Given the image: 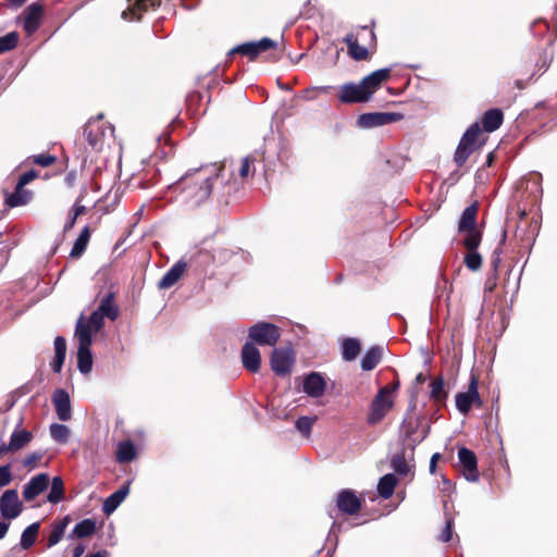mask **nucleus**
Here are the masks:
<instances>
[{
  "label": "nucleus",
  "mask_w": 557,
  "mask_h": 557,
  "mask_svg": "<svg viewBox=\"0 0 557 557\" xmlns=\"http://www.w3.org/2000/svg\"><path fill=\"white\" fill-rule=\"evenodd\" d=\"M64 497L63 480L60 476H54L51 481L50 492L47 500L51 504L60 503Z\"/></svg>",
  "instance_id": "a19ab883"
},
{
  "label": "nucleus",
  "mask_w": 557,
  "mask_h": 557,
  "mask_svg": "<svg viewBox=\"0 0 557 557\" xmlns=\"http://www.w3.org/2000/svg\"><path fill=\"white\" fill-rule=\"evenodd\" d=\"M9 527V523L0 521V540H2L7 535Z\"/></svg>",
  "instance_id": "680f3d73"
},
{
  "label": "nucleus",
  "mask_w": 557,
  "mask_h": 557,
  "mask_svg": "<svg viewBox=\"0 0 557 557\" xmlns=\"http://www.w3.org/2000/svg\"><path fill=\"white\" fill-rule=\"evenodd\" d=\"M429 434V426L423 431V434L419 438L412 440L411 448L407 453L406 448H401L396 451L391 458V468L394 472L401 478H413L414 469V449Z\"/></svg>",
  "instance_id": "7ed1b4c3"
},
{
  "label": "nucleus",
  "mask_w": 557,
  "mask_h": 557,
  "mask_svg": "<svg viewBox=\"0 0 557 557\" xmlns=\"http://www.w3.org/2000/svg\"><path fill=\"white\" fill-rule=\"evenodd\" d=\"M339 101L346 104L362 103L370 100V92L366 91L364 86L356 83H346L341 86Z\"/></svg>",
  "instance_id": "f8f14e48"
},
{
  "label": "nucleus",
  "mask_w": 557,
  "mask_h": 557,
  "mask_svg": "<svg viewBox=\"0 0 557 557\" xmlns=\"http://www.w3.org/2000/svg\"><path fill=\"white\" fill-rule=\"evenodd\" d=\"M475 203L466 207L458 222V233L462 236V245L474 247L478 242H482V232L476 226Z\"/></svg>",
  "instance_id": "20e7f679"
},
{
  "label": "nucleus",
  "mask_w": 557,
  "mask_h": 557,
  "mask_svg": "<svg viewBox=\"0 0 557 557\" xmlns=\"http://www.w3.org/2000/svg\"><path fill=\"white\" fill-rule=\"evenodd\" d=\"M33 438V434L26 430H14L11 434L8 446L11 450H18L27 445Z\"/></svg>",
  "instance_id": "c9c22d12"
},
{
  "label": "nucleus",
  "mask_w": 557,
  "mask_h": 557,
  "mask_svg": "<svg viewBox=\"0 0 557 557\" xmlns=\"http://www.w3.org/2000/svg\"><path fill=\"white\" fill-rule=\"evenodd\" d=\"M55 356L66 357V341L62 336H57L54 339Z\"/></svg>",
  "instance_id": "603ef678"
},
{
  "label": "nucleus",
  "mask_w": 557,
  "mask_h": 557,
  "mask_svg": "<svg viewBox=\"0 0 557 557\" xmlns=\"http://www.w3.org/2000/svg\"><path fill=\"white\" fill-rule=\"evenodd\" d=\"M391 76V69H379L367 75L361 84L364 86L366 91L370 92V98L380 89L383 82L387 81Z\"/></svg>",
  "instance_id": "5701e85b"
},
{
  "label": "nucleus",
  "mask_w": 557,
  "mask_h": 557,
  "mask_svg": "<svg viewBox=\"0 0 557 557\" xmlns=\"http://www.w3.org/2000/svg\"><path fill=\"white\" fill-rule=\"evenodd\" d=\"M456 408L461 414H467L472 405L482 406V399L479 394V382L475 376H471L467 392L458 393L455 397Z\"/></svg>",
  "instance_id": "6e6552de"
},
{
  "label": "nucleus",
  "mask_w": 557,
  "mask_h": 557,
  "mask_svg": "<svg viewBox=\"0 0 557 557\" xmlns=\"http://www.w3.org/2000/svg\"><path fill=\"white\" fill-rule=\"evenodd\" d=\"M383 347L382 346H372L370 347L362 356L360 360V368L363 371L373 370L381 361L383 357Z\"/></svg>",
  "instance_id": "393cba45"
},
{
  "label": "nucleus",
  "mask_w": 557,
  "mask_h": 557,
  "mask_svg": "<svg viewBox=\"0 0 557 557\" xmlns=\"http://www.w3.org/2000/svg\"><path fill=\"white\" fill-rule=\"evenodd\" d=\"M428 426H429V425H425V426L423 428V430H422V431H424ZM417 429H418V424H417V423H416V424H413V423L409 422V423L406 425V430H405V437H406V441L408 442V444H409V446H410V447H411V445H412V440H413V438H419V437L423 434V432H421V434H420V435H416V431H417Z\"/></svg>",
  "instance_id": "09e8293b"
},
{
  "label": "nucleus",
  "mask_w": 557,
  "mask_h": 557,
  "mask_svg": "<svg viewBox=\"0 0 557 557\" xmlns=\"http://www.w3.org/2000/svg\"><path fill=\"white\" fill-rule=\"evenodd\" d=\"M86 557H107V552L106 550H100V552H96L91 555H88Z\"/></svg>",
  "instance_id": "338daca9"
},
{
  "label": "nucleus",
  "mask_w": 557,
  "mask_h": 557,
  "mask_svg": "<svg viewBox=\"0 0 557 557\" xmlns=\"http://www.w3.org/2000/svg\"><path fill=\"white\" fill-rule=\"evenodd\" d=\"M314 89L320 92L327 94L332 89V86H318L314 87Z\"/></svg>",
  "instance_id": "69168bd1"
},
{
  "label": "nucleus",
  "mask_w": 557,
  "mask_h": 557,
  "mask_svg": "<svg viewBox=\"0 0 557 557\" xmlns=\"http://www.w3.org/2000/svg\"><path fill=\"white\" fill-rule=\"evenodd\" d=\"M50 435L59 444H65L70 437V429L65 424L53 423L50 425Z\"/></svg>",
  "instance_id": "79ce46f5"
},
{
  "label": "nucleus",
  "mask_w": 557,
  "mask_h": 557,
  "mask_svg": "<svg viewBox=\"0 0 557 557\" xmlns=\"http://www.w3.org/2000/svg\"><path fill=\"white\" fill-rule=\"evenodd\" d=\"M89 239H90V231H89L88 226H85L82 230L78 237L76 238V240L74 242V245H73L71 253H70L71 257H74V258L81 257L84 253Z\"/></svg>",
  "instance_id": "ea45409f"
},
{
  "label": "nucleus",
  "mask_w": 557,
  "mask_h": 557,
  "mask_svg": "<svg viewBox=\"0 0 557 557\" xmlns=\"http://www.w3.org/2000/svg\"><path fill=\"white\" fill-rule=\"evenodd\" d=\"M504 114L499 109L487 110L482 119L483 128L487 133H492L500 127L503 124Z\"/></svg>",
  "instance_id": "bb28decb"
},
{
  "label": "nucleus",
  "mask_w": 557,
  "mask_h": 557,
  "mask_svg": "<svg viewBox=\"0 0 557 557\" xmlns=\"http://www.w3.org/2000/svg\"><path fill=\"white\" fill-rule=\"evenodd\" d=\"M36 177V173L34 170L27 171L23 173L17 181L18 187H24L28 183H30Z\"/></svg>",
  "instance_id": "864d4df0"
},
{
  "label": "nucleus",
  "mask_w": 557,
  "mask_h": 557,
  "mask_svg": "<svg viewBox=\"0 0 557 557\" xmlns=\"http://www.w3.org/2000/svg\"><path fill=\"white\" fill-rule=\"evenodd\" d=\"M393 406L394 401L391 397L389 389L386 386L380 388L371 403L367 422L371 425L377 424L384 419Z\"/></svg>",
  "instance_id": "423d86ee"
},
{
  "label": "nucleus",
  "mask_w": 557,
  "mask_h": 557,
  "mask_svg": "<svg viewBox=\"0 0 557 557\" xmlns=\"http://www.w3.org/2000/svg\"><path fill=\"white\" fill-rule=\"evenodd\" d=\"M425 381V376L422 374V373H419L417 376H416V382L418 384H421Z\"/></svg>",
  "instance_id": "774afa93"
},
{
  "label": "nucleus",
  "mask_w": 557,
  "mask_h": 557,
  "mask_svg": "<svg viewBox=\"0 0 557 557\" xmlns=\"http://www.w3.org/2000/svg\"><path fill=\"white\" fill-rule=\"evenodd\" d=\"M326 389V381L319 372H311L304 377L302 391L309 397L319 398Z\"/></svg>",
  "instance_id": "f3484780"
},
{
  "label": "nucleus",
  "mask_w": 557,
  "mask_h": 557,
  "mask_svg": "<svg viewBox=\"0 0 557 557\" xmlns=\"http://www.w3.org/2000/svg\"><path fill=\"white\" fill-rule=\"evenodd\" d=\"M336 506L346 515H356L361 508V500L351 490H342L336 497Z\"/></svg>",
  "instance_id": "dca6fc26"
},
{
  "label": "nucleus",
  "mask_w": 557,
  "mask_h": 557,
  "mask_svg": "<svg viewBox=\"0 0 557 557\" xmlns=\"http://www.w3.org/2000/svg\"><path fill=\"white\" fill-rule=\"evenodd\" d=\"M248 337L258 345L274 346L281 337V333L275 324L258 322L249 329Z\"/></svg>",
  "instance_id": "0eeeda50"
},
{
  "label": "nucleus",
  "mask_w": 557,
  "mask_h": 557,
  "mask_svg": "<svg viewBox=\"0 0 557 557\" xmlns=\"http://www.w3.org/2000/svg\"><path fill=\"white\" fill-rule=\"evenodd\" d=\"M32 194L24 187H18L16 184L15 190L12 194L7 195L5 205L10 208L20 207L26 205L30 200Z\"/></svg>",
  "instance_id": "c756f323"
},
{
  "label": "nucleus",
  "mask_w": 557,
  "mask_h": 557,
  "mask_svg": "<svg viewBox=\"0 0 557 557\" xmlns=\"http://www.w3.org/2000/svg\"><path fill=\"white\" fill-rule=\"evenodd\" d=\"M65 357L63 356H54L53 361L51 362V369L54 373H60L64 363Z\"/></svg>",
  "instance_id": "5fc2aeb1"
},
{
  "label": "nucleus",
  "mask_w": 557,
  "mask_h": 557,
  "mask_svg": "<svg viewBox=\"0 0 557 557\" xmlns=\"http://www.w3.org/2000/svg\"><path fill=\"white\" fill-rule=\"evenodd\" d=\"M361 345L357 338H346L342 344V357L345 361L355 360L360 354Z\"/></svg>",
  "instance_id": "f704fd0d"
},
{
  "label": "nucleus",
  "mask_w": 557,
  "mask_h": 557,
  "mask_svg": "<svg viewBox=\"0 0 557 557\" xmlns=\"http://www.w3.org/2000/svg\"><path fill=\"white\" fill-rule=\"evenodd\" d=\"M218 176V169L214 165L200 166L188 170L173 187L182 190L186 205L197 208L210 197L213 182Z\"/></svg>",
  "instance_id": "f257e3e1"
},
{
  "label": "nucleus",
  "mask_w": 557,
  "mask_h": 557,
  "mask_svg": "<svg viewBox=\"0 0 557 557\" xmlns=\"http://www.w3.org/2000/svg\"><path fill=\"white\" fill-rule=\"evenodd\" d=\"M11 465L7 463L0 466V488L9 485L12 482Z\"/></svg>",
  "instance_id": "de8ad7c7"
},
{
  "label": "nucleus",
  "mask_w": 557,
  "mask_h": 557,
  "mask_svg": "<svg viewBox=\"0 0 557 557\" xmlns=\"http://www.w3.org/2000/svg\"><path fill=\"white\" fill-rule=\"evenodd\" d=\"M242 362L243 366L251 373H257L260 369V351L250 342H247L242 348Z\"/></svg>",
  "instance_id": "aec40b11"
},
{
  "label": "nucleus",
  "mask_w": 557,
  "mask_h": 557,
  "mask_svg": "<svg viewBox=\"0 0 557 557\" xmlns=\"http://www.w3.org/2000/svg\"><path fill=\"white\" fill-rule=\"evenodd\" d=\"M458 460L463 468L465 479L469 482L479 481L480 474L475 454L466 447H461L458 449Z\"/></svg>",
  "instance_id": "4468645a"
},
{
  "label": "nucleus",
  "mask_w": 557,
  "mask_h": 557,
  "mask_svg": "<svg viewBox=\"0 0 557 557\" xmlns=\"http://www.w3.org/2000/svg\"><path fill=\"white\" fill-rule=\"evenodd\" d=\"M18 41V35L15 32H11L0 37V53L14 49Z\"/></svg>",
  "instance_id": "c03bdc74"
},
{
  "label": "nucleus",
  "mask_w": 557,
  "mask_h": 557,
  "mask_svg": "<svg viewBox=\"0 0 557 557\" xmlns=\"http://www.w3.org/2000/svg\"><path fill=\"white\" fill-rule=\"evenodd\" d=\"M481 242H478L474 247H470L469 245H463L468 250V253L465 256V264L470 271H478L482 267V257L478 251Z\"/></svg>",
  "instance_id": "72a5a7b5"
},
{
  "label": "nucleus",
  "mask_w": 557,
  "mask_h": 557,
  "mask_svg": "<svg viewBox=\"0 0 557 557\" xmlns=\"http://www.w3.org/2000/svg\"><path fill=\"white\" fill-rule=\"evenodd\" d=\"M75 178H76V173L75 172H70L66 176H65V182L67 183L69 186H72L75 182Z\"/></svg>",
  "instance_id": "e2e57ef3"
},
{
  "label": "nucleus",
  "mask_w": 557,
  "mask_h": 557,
  "mask_svg": "<svg viewBox=\"0 0 557 557\" xmlns=\"http://www.w3.org/2000/svg\"><path fill=\"white\" fill-rule=\"evenodd\" d=\"M403 117L404 115L397 112H370L359 115L357 119V125L362 128H372L398 122Z\"/></svg>",
  "instance_id": "1a4fd4ad"
},
{
  "label": "nucleus",
  "mask_w": 557,
  "mask_h": 557,
  "mask_svg": "<svg viewBox=\"0 0 557 557\" xmlns=\"http://www.w3.org/2000/svg\"><path fill=\"white\" fill-rule=\"evenodd\" d=\"M104 315L101 314L98 310H95L89 319L86 321L84 314H81L77 319V322L82 321L83 325L85 327H88L90 330V338L92 339L94 334L98 333L104 323Z\"/></svg>",
  "instance_id": "2f4dec72"
},
{
  "label": "nucleus",
  "mask_w": 557,
  "mask_h": 557,
  "mask_svg": "<svg viewBox=\"0 0 557 557\" xmlns=\"http://www.w3.org/2000/svg\"><path fill=\"white\" fill-rule=\"evenodd\" d=\"M276 47V42L268 37H264L258 41H248L234 47L230 50L228 54L240 53L250 58L251 60L257 58L259 53L273 49Z\"/></svg>",
  "instance_id": "9b49d317"
},
{
  "label": "nucleus",
  "mask_w": 557,
  "mask_h": 557,
  "mask_svg": "<svg viewBox=\"0 0 557 557\" xmlns=\"http://www.w3.org/2000/svg\"><path fill=\"white\" fill-rule=\"evenodd\" d=\"M75 337L78 342L77 348V369L82 374H89L92 369V354L90 347L92 341L90 338V330L85 327L82 321L76 322Z\"/></svg>",
  "instance_id": "39448f33"
},
{
  "label": "nucleus",
  "mask_w": 557,
  "mask_h": 557,
  "mask_svg": "<svg viewBox=\"0 0 557 557\" xmlns=\"http://www.w3.org/2000/svg\"><path fill=\"white\" fill-rule=\"evenodd\" d=\"M84 552V546L82 545H78L74 548V553H73V556L74 557H79Z\"/></svg>",
  "instance_id": "0e129e2a"
},
{
  "label": "nucleus",
  "mask_w": 557,
  "mask_h": 557,
  "mask_svg": "<svg viewBox=\"0 0 557 557\" xmlns=\"http://www.w3.org/2000/svg\"><path fill=\"white\" fill-rule=\"evenodd\" d=\"M294 364L293 351L275 348L271 356V368L277 375L284 376L292 371Z\"/></svg>",
  "instance_id": "ddd939ff"
},
{
  "label": "nucleus",
  "mask_w": 557,
  "mask_h": 557,
  "mask_svg": "<svg viewBox=\"0 0 557 557\" xmlns=\"http://www.w3.org/2000/svg\"><path fill=\"white\" fill-rule=\"evenodd\" d=\"M114 127L103 121V115L91 117L85 124L84 136L91 151H101L107 141L113 137Z\"/></svg>",
  "instance_id": "f03ea898"
},
{
  "label": "nucleus",
  "mask_w": 557,
  "mask_h": 557,
  "mask_svg": "<svg viewBox=\"0 0 557 557\" xmlns=\"http://www.w3.org/2000/svg\"><path fill=\"white\" fill-rule=\"evenodd\" d=\"M160 3V0H129L127 9L122 12V17L128 21H139L143 13L150 9L154 10Z\"/></svg>",
  "instance_id": "2eb2a0df"
},
{
  "label": "nucleus",
  "mask_w": 557,
  "mask_h": 557,
  "mask_svg": "<svg viewBox=\"0 0 557 557\" xmlns=\"http://www.w3.org/2000/svg\"><path fill=\"white\" fill-rule=\"evenodd\" d=\"M49 485V475L47 473H39L24 485L23 497L25 500H34L39 496Z\"/></svg>",
  "instance_id": "6ab92c4d"
},
{
  "label": "nucleus",
  "mask_w": 557,
  "mask_h": 557,
  "mask_svg": "<svg viewBox=\"0 0 557 557\" xmlns=\"http://www.w3.org/2000/svg\"><path fill=\"white\" fill-rule=\"evenodd\" d=\"M52 403L59 420L69 421L72 418L71 399L65 389H55L52 395Z\"/></svg>",
  "instance_id": "a211bd4d"
},
{
  "label": "nucleus",
  "mask_w": 557,
  "mask_h": 557,
  "mask_svg": "<svg viewBox=\"0 0 557 557\" xmlns=\"http://www.w3.org/2000/svg\"><path fill=\"white\" fill-rule=\"evenodd\" d=\"M129 493V484H125L120 487L117 491L112 493L109 497L106 498L102 505V511L106 515H111L113 511L117 509V507L122 504V502L126 498Z\"/></svg>",
  "instance_id": "b1692460"
},
{
  "label": "nucleus",
  "mask_w": 557,
  "mask_h": 557,
  "mask_svg": "<svg viewBox=\"0 0 557 557\" xmlns=\"http://www.w3.org/2000/svg\"><path fill=\"white\" fill-rule=\"evenodd\" d=\"M42 12V7L38 3H32L25 9L23 27L27 34H34L38 30Z\"/></svg>",
  "instance_id": "4be33fe9"
},
{
  "label": "nucleus",
  "mask_w": 557,
  "mask_h": 557,
  "mask_svg": "<svg viewBox=\"0 0 557 557\" xmlns=\"http://www.w3.org/2000/svg\"><path fill=\"white\" fill-rule=\"evenodd\" d=\"M315 420V417L302 416L296 420L295 426L298 432H300L304 436L308 437L311 433Z\"/></svg>",
  "instance_id": "37998d69"
},
{
  "label": "nucleus",
  "mask_w": 557,
  "mask_h": 557,
  "mask_svg": "<svg viewBox=\"0 0 557 557\" xmlns=\"http://www.w3.org/2000/svg\"><path fill=\"white\" fill-rule=\"evenodd\" d=\"M97 310L111 321L116 320L119 317V307L114 302V294L109 293L102 297Z\"/></svg>",
  "instance_id": "cd10ccee"
},
{
  "label": "nucleus",
  "mask_w": 557,
  "mask_h": 557,
  "mask_svg": "<svg viewBox=\"0 0 557 557\" xmlns=\"http://www.w3.org/2000/svg\"><path fill=\"white\" fill-rule=\"evenodd\" d=\"M136 456L135 446L131 441L120 442L116 449V460L119 462H129Z\"/></svg>",
  "instance_id": "58836bf2"
},
{
  "label": "nucleus",
  "mask_w": 557,
  "mask_h": 557,
  "mask_svg": "<svg viewBox=\"0 0 557 557\" xmlns=\"http://www.w3.org/2000/svg\"><path fill=\"white\" fill-rule=\"evenodd\" d=\"M72 214L78 218L86 212V207L76 202L72 208Z\"/></svg>",
  "instance_id": "13d9d810"
},
{
  "label": "nucleus",
  "mask_w": 557,
  "mask_h": 557,
  "mask_svg": "<svg viewBox=\"0 0 557 557\" xmlns=\"http://www.w3.org/2000/svg\"><path fill=\"white\" fill-rule=\"evenodd\" d=\"M480 133H481L480 125L478 122H475L467 128V131L465 132V134L462 135L460 140L466 141V144L479 146L478 138H479Z\"/></svg>",
  "instance_id": "a18cd8bd"
},
{
  "label": "nucleus",
  "mask_w": 557,
  "mask_h": 557,
  "mask_svg": "<svg viewBox=\"0 0 557 557\" xmlns=\"http://www.w3.org/2000/svg\"><path fill=\"white\" fill-rule=\"evenodd\" d=\"M478 148L479 146L466 144V141L460 140L454 153L455 163L459 168L462 166L470 157V154H472Z\"/></svg>",
  "instance_id": "4c0bfd02"
},
{
  "label": "nucleus",
  "mask_w": 557,
  "mask_h": 557,
  "mask_svg": "<svg viewBox=\"0 0 557 557\" xmlns=\"http://www.w3.org/2000/svg\"><path fill=\"white\" fill-rule=\"evenodd\" d=\"M454 520L451 518L446 520L445 528L441 532L438 540L443 543L449 542L453 539Z\"/></svg>",
  "instance_id": "8fccbe9b"
},
{
  "label": "nucleus",
  "mask_w": 557,
  "mask_h": 557,
  "mask_svg": "<svg viewBox=\"0 0 557 557\" xmlns=\"http://www.w3.org/2000/svg\"><path fill=\"white\" fill-rule=\"evenodd\" d=\"M23 510V504L18 498L17 490H7L0 498V511L3 518L12 520L17 518Z\"/></svg>",
  "instance_id": "9d476101"
},
{
  "label": "nucleus",
  "mask_w": 557,
  "mask_h": 557,
  "mask_svg": "<svg viewBox=\"0 0 557 557\" xmlns=\"http://www.w3.org/2000/svg\"><path fill=\"white\" fill-rule=\"evenodd\" d=\"M430 395L435 400H441L445 396L444 379L442 376L435 377L430 384Z\"/></svg>",
  "instance_id": "49530a36"
},
{
  "label": "nucleus",
  "mask_w": 557,
  "mask_h": 557,
  "mask_svg": "<svg viewBox=\"0 0 557 557\" xmlns=\"http://www.w3.org/2000/svg\"><path fill=\"white\" fill-rule=\"evenodd\" d=\"M71 519L69 516L63 517L62 519L54 521L51 525V532L48 537L47 547L51 548L57 545L62 537L64 536L65 530L70 524Z\"/></svg>",
  "instance_id": "a878e982"
},
{
  "label": "nucleus",
  "mask_w": 557,
  "mask_h": 557,
  "mask_svg": "<svg viewBox=\"0 0 557 557\" xmlns=\"http://www.w3.org/2000/svg\"><path fill=\"white\" fill-rule=\"evenodd\" d=\"M96 531V522L92 519H84L75 524L72 532L69 534L70 540L83 539L90 536Z\"/></svg>",
  "instance_id": "c85d7f7f"
},
{
  "label": "nucleus",
  "mask_w": 557,
  "mask_h": 557,
  "mask_svg": "<svg viewBox=\"0 0 557 557\" xmlns=\"http://www.w3.org/2000/svg\"><path fill=\"white\" fill-rule=\"evenodd\" d=\"M186 268L187 263L184 259L176 261L158 282V287L160 289H168L174 286L184 274Z\"/></svg>",
  "instance_id": "412c9836"
},
{
  "label": "nucleus",
  "mask_w": 557,
  "mask_h": 557,
  "mask_svg": "<svg viewBox=\"0 0 557 557\" xmlns=\"http://www.w3.org/2000/svg\"><path fill=\"white\" fill-rule=\"evenodd\" d=\"M41 458V454L39 453H33V454H29L28 456L25 457V459L23 460V466L24 467H33L35 465V462Z\"/></svg>",
  "instance_id": "4d7b16f0"
},
{
  "label": "nucleus",
  "mask_w": 557,
  "mask_h": 557,
  "mask_svg": "<svg viewBox=\"0 0 557 557\" xmlns=\"http://www.w3.org/2000/svg\"><path fill=\"white\" fill-rule=\"evenodd\" d=\"M438 458H440V454L438 453L433 454V456L431 457V460H430V472L432 474L435 472L436 463H437Z\"/></svg>",
  "instance_id": "052dcab7"
},
{
  "label": "nucleus",
  "mask_w": 557,
  "mask_h": 557,
  "mask_svg": "<svg viewBox=\"0 0 557 557\" xmlns=\"http://www.w3.org/2000/svg\"><path fill=\"white\" fill-rule=\"evenodd\" d=\"M76 220L77 218L71 213L67 221L64 224V232L72 230L76 223Z\"/></svg>",
  "instance_id": "bf43d9fd"
},
{
  "label": "nucleus",
  "mask_w": 557,
  "mask_h": 557,
  "mask_svg": "<svg viewBox=\"0 0 557 557\" xmlns=\"http://www.w3.org/2000/svg\"><path fill=\"white\" fill-rule=\"evenodd\" d=\"M344 41L348 47V52L352 59L357 61L366 60L369 55L368 49L363 46H360L358 39L354 34H348Z\"/></svg>",
  "instance_id": "7c9ffc66"
},
{
  "label": "nucleus",
  "mask_w": 557,
  "mask_h": 557,
  "mask_svg": "<svg viewBox=\"0 0 557 557\" xmlns=\"http://www.w3.org/2000/svg\"><path fill=\"white\" fill-rule=\"evenodd\" d=\"M54 162H55V157L51 156V154L41 153V154L34 157V163H36L40 166H44V168L49 166Z\"/></svg>",
  "instance_id": "3c124183"
},
{
  "label": "nucleus",
  "mask_w": 557,
  "mask_h": 557,
  "mask_svg": "<svg viewBox=\"0 0 557 557\" xmlns=\"http://www.w3.org/2000/svg\"><path fill=\"white\" fill-rule=\"evenodd\" d=\"M397 484V479L395 474L387 473L383 475L377 483V492L380 496L384 499H388L392 497L395 486Z\"/></svg>",
  "instance_id": "473e14b6"
},
{
  "label": "nucleus",
  "mask_w": 557,
  "mask_h": 557,
  "mask_svg": "<svg viewBox=\"0 0 557 557\" xmlns=\"http://www.w3.org/2000/svg\"><path fill=\"white\" fill-rule=\"evenodd\" d=\"M249 172H250V161H249L248 157H245L244 159H242V164L239 168V175L242 177H247Z\"/></svg>",
  "instance_id": "6e6d98bb"
},
{
  "label": "nucleus",
  "mask_w": 557,
  "mask_h": 557,
  "mask_svg": "<svg viewBox=\"0 0 557 557\" xmlns=\"http://www.w3.org/2000/svg\"><path fill=\"white\" fill-rule=\"evenodd\" d=\"M39 528L40 523L34 522L22 532L20 545L23 549H29L35 544Z\"/></svg>",
  "instance_id": "e433bc0d"
}]
</instances>
